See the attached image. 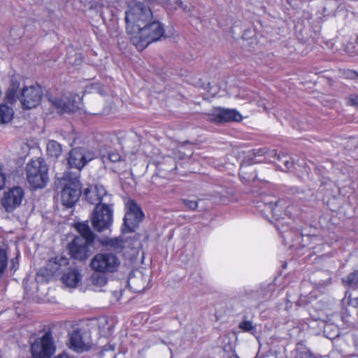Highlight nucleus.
<instances>
[{
	"instance_id": "obj_1",
	"label": "nucleus",
	"mask_w": 358,
	"mask_h": 358,
	"mask_svg": "<svg viewBox=\"0 0 358 358\" xmlns=\"http://www.w3.org/2000/svg\"><path fill=\"white\" fill-rule=\"evenodd\" d=\"M20 83L14 78L10 80L7 90L6 100L13 103L20 100L23 109H31L36 107L41 102L43 91L38 85L24 87L20 89Z\"/></svg>"
},
{
	"instance_id": "obj_2",
	"label": "nucleus",
	"mask_w": 358,
	"mask_h": 358,
	"mask_svg": "<svg viewBox=\"0 0 358 358\" xmlns=\"http://www.w3.org/2000/svg\"><path fill=\"white\" fill-rule=\"evenodd\" d=\"M79 173L65 172L55 182L57 189H61V202L67 208L73 206L81 195Z\"/></svg>"
},
{
	"instance_id": "obj_3",
	"label": "nucleus",
	"mask_w": 358,
	"mask_h": 358,
	"mask_svg": "<svg viewBox=\"0 0 358 358\" xmlns=\"http://www.w3.org/2000/svg\"><path fill=\"white\" fill-rule=\"evenodd\" d=\"M76 229L80 236H76L69 244L68 248L72 258L83 260L90 255L89 246L94 240V234L92 231L87 222H78L76 224Z\"/></svg>"
},
{
	"instance_id": "obj_4",
	"label": "nucleus",
	"mask_w": 358,
	"mask_h": 358,
	"mask_svg": "<svg viewBox=\"0 0 358 358\" xmlns=\"http://www.w3.org/2000/svg\"><path fill=\"white\" fill-rule=\"evenodd\" d=\"M153 17L151 9L144 2L137 1L125 13L126 30L133 35Z\"/></svg>"
},
{
	"instance_id": "obj_5",
	"label": "nucleus",
	"mask_w": 358,
	"mask_h": 358,
	"mask_svg": "<svg viewBox=\"0 0 358 358\" xmlns=\"http://www.w3.org/2000/svg\"><path fill=\"white\" fill-rule=\"evenodd\" d=\"M131 35V41L141 50L145 48L152 42L159 40L164 34L163 25L157 20H151Z\"/></svg>"
},
{
	"instance_id": "obj_6",
	"label": "nucleus",
	"mask_w": 358,
	"mask_h": 358,
	"mask_svg": "<svg viewBox=\"0 0 358 358\" xmlns=\"http://www.w3.org/2000/svg\"><path fill=\"white\" fill-rule=\"evenodd\" d=\"M48 167L44 159L38 157L27 164V178L34 189L44 187L48 180Z\"/></svg>"
},
{
	"instance_id": "obj_7",
	"label": "nucleus",
	"mask_w": 358,
	"mask_h": 358,
	"mask_svg": "<svg viewBox=\"0 0 358 358\" xmlns=\"http://www.w3.org/2000/svg\"><path fill=\"white\" fill-rule=\"evenodd\" d=\"M120 260L116 254L110 251L96 253L91 259L90 266L96 273H112L117 271Z\"/></svg>"
},
{
	"instance_id": "obj_8",
	"label": "nucleus",
	"mask_w": 358,
	"mask_h": 358,
	"mask_svg": "<svg viewBox=\"0 0 358 358\" xmlns=\"http://www.w3.org/2000/svg\"><path fill=\"white\" fill-rule=\"evenodd\" d=\"M55 349L52 333L48 331L31 344V352L34 358H51Z\"/></svg>"
},
{
	"instance_id": "obj_9",
	"label": "nucleus",
	"mask_w": 358,
	"mask_h": 358,
	"mask_svg": "<svg viewBox=\"0 0 358 358\" xmlns=\"http://www.w3.org/2000/svg\"><path fill=\"white\" fill-rule=\"evenodd\" d=\"M92 224L95 230L101 232L108 229L113 222V208L108 204L97 205L92 215Z\"/></svg>"
},
{
	"instance_id": "obj_10",
	"label": "nucleus",
	"mask_w": 358,
	"mask_h": 358,
	"mask_svg": "<svg viewBox=\"0 0 358 358\" xmlns=\"http://www.w3.org/2000/svg\"><path fill=\"white\" fill-rule=\"evenodd\" d=\"M144 217L141 208L134 201H129L127 210L124 217V233H131L135 231L139 223Z\"/></svg>"
},
{
	"instance_id": "obj_11",
	"label": "nucleus",
	"mask_w": 358,
	"mask_h": 358,
	"mask_svg": "<svg viewBox=\"0 0 358 358\" xmlns=\"http://www.w3.org/2000/svg\"><path fill=\"white\" fill-rule=\"evenodd\" d=\"M95 157V153L86 147H76L69 153L68 164L80 171L88 162Z\"/></svg>"
},
{
	"instance_id": "obj_12",
	"label": "nucleus",
	"mask_w": 358,
	"mask_h": 358,
	"mask_svg": "<svg viewBox=\"0 0 358 358\" xmlns=\"http://www.w3.org/2000/svg\"><path fill=\"white\" fill-rule=\"evenodd\" d=\"M69 264L68 259L62 256H57L55 258L50 259L45 266L41 268L37 273L38 278L42 276L45 280L56 275L62 267L66 266Z\"/></svg>"
},
{
	"instance_id": "obj_13",
	"label": "nucleus",
	"mask_w": 358,
	"mask_h": 358,
	"mask_svg": "<svg viewBox=\"0 0 358 358\" xmlns=\"http://www.w3.org/2000/svg\"><path fill=\"white\" fill-rule=\"evenodd\" d=\"M24 197V192L20 187H15L6 192L1 199V204L7 212H12L19 207Z\"/></svg>"
},
{
	"instance_id": "obj_14",
	"label": "nucleus",
	"mask_w": 358,
	"mask_h": 358,
	"mask_svg": "<svg viewBox=\"0 0 358 358\" xmlns=\"http://www.w3.org/2000/svg\"><path fill=\"white\" fill-rule=\"evenodd\" d=\"M48 101L60 114L73 113L77 108L75 100L66 94L50 96Z\"/></svg>"
},
{
	"instance_id": "obj_15",
	"label": "nucleus",
	"mask_w": 358,
	"mask_h": 358,
	"mask_svg": "<svg viewBox=\"0 0 358 358\" xmlns=\"http://www.w3.org/2000/svg\"><path fill=\"white\" fill-rule=\"evenodd\" d=\"M241 120V114L232 109L216 108L210 115V120L217 123L239 121Z\"/></svg>"
},
{
	"instance_id": "obj_16",
	"label": "nucleus",
	"mask_w": 358,
	"mask_h": 358,
	"mask_svg": "<svg viewBox=\"0 0 358 358\" xmlns=\"http://www.w3.org/2000/svg\"><path fill=\"white\" fill-rule=\"evenodd\" d=\"M149 280L150 276L141 271L136 270L129 274L127 284L134 292H141L147 287Z\"/></svg>"
},
{
	"instance_id": "obj_17",
	"label": "nucleus",
	"mask_w": 358,
	"mask_h": 358,
	"mask_svg": "<svg viewBox=\"0 0 358 358\" xmlns=\"http://www.w3.org/2000/svg\"><path fill=\"white\" fill-rule=\"evenodd\" d=\"M69 348L77 352H83L88 350L90 345L83 341L80 331L74 330L69 336Z\"/></svg>"
},
{
	"instance_id": "obj_18",
	"label": "nucleus",
	"mask_w": 358,
	"mask_h": 358,
	"mask_svg": "<svg viewBox=\"0 0 358 358\" xmlns=\"http://www.w3.org/2000/svg\"><path fill=\"white\" fill-rule=\"evenodd\" d=\"M81 279V275L77 269L69 270L62 277V282L69 287H76Z\"/></svg>"
},
{
	"instance_id": "obj_19",
	"label": "nucleus",
	"mask_w": 358,
	"mask_h": 358,
	"mask_svg": "<svg viewBox=\"0 0 358 358\" xmlns=\"http://www.w3.org/2000/svg\"><path fill=\"white\" fill-rule=\"evenodd\" d=\"M313 278L315 283L320 287H326L331 283V273L328 271H317Z\"/></svg>"
},
{
	"instance_id": "obj_20",
	"label": "nucleus",
	"mask_w": 358,
	"mask_h": 358,
	"mask_svg": "<svg viewBox=\"0 0 358 358\" xmlns=\"http://www.w3.org/2000/svg\"><path fill=\"white\" fill-rule=\"evenodd\" d=\"M47 153L55 158L59 157L62 153V145L54 140H50L46 146Z\"/></svg>"
},
{
	"instance_id": "obj_21",
	"label": "nucleus",
	"mask_w": 358,
	"mask_h": 358,
	"mask_svg": "<svg viewBox=\"0 0 358 358\" xmlns=\"http://www.w3.org/2000/svg\"><path fill=\"white\" fill-rule=\"evenodd\" d=\"M343 283L345 286L358 289V270L354 271L343 278Z\"/></svg>"
},
{
	"instance_id": "obj_22",
	"label": "nucleus",
	"mask_w": 358,
	"mask_h": 358,
	"mask_svg": "<svg viewBox=\"0 0 358 358\" xmlns=\"http://www.w3.org/2000/svg\"><path fill=\"white\" fill-rule=\"evenodd\" d=\"M13 115V109L7 105H0V124L6 123L11 120Z\"/></svg>"
},
{
	"instance_id": "obj_23",
	"label": "nucleus",
	"mask_w": 358,
	"mask_h": 358,
	"mask_svg": "<svg viewBox=\"0 0 358 358\" xmlns=\"http://www.w3.org/2000/svg\"><path fill=\"white\" fill-rule=\"evenodd\" d=\"M266 152H267V148H259L250 150L248 152V157L251 161V164H256L262 162L261 159H257V157H265Z\"/></svg>"
},
{
	"instance_id": "obj_24",
	"label": "nucleus",
	"mask_w": 358,
	"mask_h": 358,
	"mask_svg": "<svg viewBox=\"0 0 358 358\" xmlns=\"http://www.w3.org/2000/svg\"><path fill=\"white\" fill-rule=\"evenodd\" d=\"M84 195L89 203L94 204L96 206L98 205V196H96V192L94 186L90 189H85L84 191Z\"/></svg>"
},
{
	"instance_id": "obj_25",
	"label": "nucleus",
	"mask_w": 358,
	"mask_h": 358,
	"mask_svg": "<svg viewBox=\"0 0 358 358\" xmlns=\"http://www.w3.org/2000/svg\"><path fill=\"white\" fill-rule=\"evenodd\" d=\"M106 273L94 272L91 276V281L94 285L99 287L103 286L107 282Z\"/></svg>"
},
{
	"instance_id": "obj_26",
	"label": "nucleus",
	"mask_w": 358,
	"mask_h": 358,
	"mask_svg": "<svg viewBox=\"0 0 358 358\" xmlns=\"http://www.w3.org/2000/svg\"><path fill=\"white\" fill-rule=\"evenodd\" d=\"M8 265V257L5 250L0 248V278L4 273Z\"/></svg>"
},
{
	"instance_id": "obj_27",
	"label": "nucleus",
	"mask_w": 358,
	"mask_h": 358,
	"mask_svg": "<svg viewBox=\"0 0 358 358\" xmlns=\"http://www.w3.org/2000/svg\"><path fill=\"white\" fill-rule=\"evenodd\" d=\"M95 190L96 192V196H98V205L103 204L101 202L108 197L107 192L105 187L102 185H94Z\"/></svg>"
},
{
	"instance_id": "obj_28",
	"label": "nucleus",
	"mask_w": 358,
	"mask_h": 358,
	"mask_svg": "<svg viewBox=\"0 0 358 358\" xmlns=\"http://www.w3.org/2000/svg\"><path fill=\"white\" fill-rule=\"evenodd\" d=\"M278 160L282 162L284 164L283 171H288L292 168L294 162L292 159L286 155H278Z\"/></svg>"
},
{
	"instance_id": "obj_29",
	"label": "nucleus",
	"mask_w": 358,
	"mask_h": 358,
	"mask_svg": "<svg viewBox=\"0 0 358 358\" xmlns=\"http://www.w3.org/2000/svg\"><path fill=\"white\" fill-rule=\"evenodd\" d=\"M279 201H275V202L272 201L265 202V209L264 210L269 211L273 216H277L276 213V208L279 206Z\"/></svg>"
},
{
	"instance_id": "obj_30",
	"label": "nucleus",
	"mask_w": 358,
	"mask_h": 358,
	"mask_svg": "<svg viewBox=\"0 0 358 358\" xmlns=\"http://www.w3.org/2000/svg\"><path fill=\"white\" fill-rule=\"evenodd\" d=\"M167 182L168 180L166 178L162 177L158 174H155L151 178V182L159 187L165 186V185L167 184Z\"/></svg>"
},
{
	"instance_id": "obj_31",
	"label": "nucleus",
	"mask_w": 358,
	"mask_h": 358,
	"mask_svg": "<svg viewBox=\"0 0 358 358\" xmlns=\"http://www.w3.org/2000/svg\"><path fill=\"white\" fill-rule=\"evenodd\" d=\"M239 328L244 331L248 332H252L253 330H255V327L250 321H243L241 322L239 324Z\"/></svg>"
},
{
	"instance_id": "obj_32",
	"label": "nucleus",
	"mask_w": 358,
	"mask_h": 358,
	"mask_svg": "<svg viewBox=\"0 0 358 358\" xmlns=\"http://www.w3.org/2000/svg\"><path fill=\"white\" fill-rule=\"evenodd\" d=\"M182 203L189 210H194L198 206V203L195 200L182 199Z\"/></svg>"
},
{
	"instance_id": "obj_33",
	"label": "nucleus",
	"mask_w": 358,
	"mask_h": 358,
	"mask_svg": "<svg viewBox=\"0 0 358 358\" xmlns=\"http://www.w3.org/2000/svg\"><path fill=\"white\" fill-rule=\"evenodd\" d=\"M107 158L111 162H122V159L120 154L117 152H110L108 154Z\"/></svg>"
},
{
	"instance_id": "obj_34",
	"label": "nucleus",
	"mask_w": 358,
	"mask_h": 358,
	"mask_svg": "<svg viewBox=\"0 0 358 358\" xmlns=\"http://www.w3.org/2000/svg\"><path fill=\"white\" fill-rule=\"evenodd\" d=\"M174 3L176 4L175 8H181L185 13H188L190 11L191 7L189 5L183 4V3L180 0H173Z\"/></svg>"
},
{
	"instance_id": "obj_35",
	"label": "nucleus",
	"mask_w": 358,
	"mask_h": 358,
	"mask_svg": "<svg viewBox=\"0 0 358 358\" xmlns=\"http://www.w3.org/2000/svg\"><path fill=\"white\" fill-rule=\"evenodd\" d=\"M278 155H280L277 153L275 150H268L267 149V152H266L264 159L268 162H272L273 159H278Z\"/></svg>"
},
{
	"instance_id": "obj_36",
	"label": "nucleus",
	"mask_w": 358,
	"mask_h": 358,
	"mask_svg": "<svg viewBox=\"0 0 358 358\" xmlns=\"http://www.w3.org/2000/svg\"><path fill=\"white\" fill-rule=\"evenodd\" d=\"M216 193L218 194V196L220 198V200L222 202L228 201L229 197L230 196V193L227 189H223L220 192H216Z\"/></svg>"
},
{
	"instance_id": "obj_37",
	"label": "nucleus",
	"mask_w": 358,
	"mask_h": 358,
	"mask_svg": "<svg viewBox=\"0 0 358 358\" xmlns=\"http://www.w3.org/2000/svg\"><path fill=\"white\" fill-rule=\"evenodd\" d=\"M6 182V174L3 171V168L0 166V189H1Z\"/></svg>"
},
{
	"instance_id": "obj_38",
	"label": "nucleus",
	"mask_w": 358,
	"mask_h": 358,
	"mask_svg": "<svg viewBox=\"0 0 358 358\" xmlns=\"http://www.w3.org/2000/svg\"><path fill=\"white\" fill-rule=\"evenodd\" d=\"M76 59L72 62L70 60V58L68 57L67 59H68V62L69 64H74V65H78L80 64L81 62H82V59H81V56L80 55H76Z\"/></svg>"
},
{
	"instance_id": "obj_39",
	"label": "nucleus",
	"mask_w": 358,
	"mask_h": 358,
	"mask_svg": "<svg viewBox=\"0 0 358 358\" xmlns=\"http://www.w3.org/2000/svg\"><path fill=\"white\" fill-rule=\"evenodd\" d=\"M10 269L13 271H16L18 266V259L17 257L13 258L10 261Z\"/></svg>"
},
{
	"instance_id": "obj_40",
	"label": "nucleus",
	"mask_w": 358,
	"mask_h": 358,
	"mask_svg": "<svg viewBox=\"0 0 358 358\" xmlns=\"http://www.w3.org/2000/svg\"><path fill=\"white\" fill-rule=\"evenodd\" d=\"M166 162L168 163H171L173 165V167H171L170 169H167V171H173L174 169H176V166L175 164V162L173 158L171 157H167L166 159Z\"/></svg>"
},
{
	"instance_id": "obj_41",
	"label": "nucleus",
	"mask_w": 358,
	"mask_h": 358,
	"mask_svg": "<svg viewBox=\"0 0 358 358\" xmlns=\"http://www.w3.org/2000/svg\"><path fill=\"white\" fill-rule=\"evenodd\" d=\"M55 358H73L68 355L66 352H63L61 355H57Z\"/></svg>"
},
{
	"instance_id": "obj_42",
	"label": "nucleus",
	"mask_w": 358,
	"mask_h": 358,
	"mask_svg": "<svg viewBox=\"0 0 358 358\" xmlns=\"http://www.w3.org/2000/svg\"><path fill=\"white\" fill-rule=\"evenodd\" d=\"M349 76H350L352 79H355L356 78H358V73H357L356 71H350L349 73Z\"/></svg>"
},
{
	"instance_id": "obj_43",
	"label": "nucleus",
	"mask_w": 358,
	"mask_h": 358,
	"mask_svg": "<svg viewBox=\"0 0 358 358\" xmlns=\"http://www.w3.org/2000/svg\"><path fill=\"white\" fill-rule=\"evenodd\" d=\"M351 101H352V104H354V105L358 104V97L355 96L354 98H352Z\"/></svg>"
},
{
	"instance_id": "obj_44",
	"label": "nucleus",
	"mask_w": 358,
	"mask_h": 358,
	"mask_svg": "<svg viewBox=\"0 0 358 358\" xmlns=\"http://www.w3.org/2000/svg\"><path fill=\"white\" fill-rule=\"evenodd\" d=\"M116 243H117V240H110V245L112 246H115Z\"/></svg>"
},
{
	"instance_id": "obj_45",
	"label": "nucleus",
	"mask_w": 358,
	"mask_h": 358,
	"mask_svg": "<svg viewBox=\"0 0 358 358\" xmlns=\"http://www.w3.org/2000/svg\"><path fill=\"white\" fill-rule=\"evenodd\" d=\"M33 358H34V357H33Z\"/></svg>"
}]
</instances>
